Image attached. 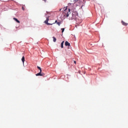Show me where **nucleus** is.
<instances>
[{
  "label": "nucleus",
  "instance_id": "1",
  "mask_svg": "<svg viewBox=\"0 0 128 128\" xmlns=\"http://www.w3.org/2000/svg\"><path fill=\"white\" fill-rule=\"evenodd\" d=\"M64 12V16H66V18H68L69 14H70V9L66 7H64L63 8Z\"/></svg>",
  "mask_w": 128,
  "mask_h": 128
},
{
  "label": "nucleus",
  "instance_id": "2",
  "mask_svg": "<svg viewBox=\"0 0 128 128\" xmlns=\"http://www.w3.org/2000/svg\"><path fill=\"white\" fill-rule=\"evenodd\" d=\"M76 16H77L76 13L73 12L72 13V20H76Z\"/></svg>",
  "mask_w": 128,
  "mask_h": 128
},
{
  "label": "nucleus",
  "instance_id": "3",
  "mask_svg": "<svg viewBox=\"0 0 128 128\" xmlns=\"http://www.w3.org/2000/svg\"><path fill=\"white\" fill-rule=\"evenodd\" d=\"M36 76H46V74H44V73H42V72H40H40L39 73H38V74H36Z\"/></svg>",
  "mask_w": 128,
  "mask_h": 128
},
{
  "label": "nucleus",
  "instance_id": "4",
  "mask_svg": "<svg viewBox=\"0 0 128 128\" xmlns=\"http://www.w3.org/2000/svg\"><path fill=\"white\" fill-rule=\"evenodd\" d=\"M48 20H49L48 18H47L46 20L44 22L45 24H47V26H52V24L48 23Z\"/></svg>",
  "mask_w": 128,
  "mask_h": 128
},
{
  "label": "nucleus",
  "instance_id": "5",
  "mask_svg": "<svg viewBox=\"0 0 128 128\" xmlns=\"http://www.w3.org/2000/svg\"><path fill=\"white\" fill-rule=\"evenodd\" d=\"M65 46H70V42H68V41H66L65 42Z\"/></svg>",
  "mask_w": 128,
  "mask_h": 128
},
{
  "label": "nucleus",
  "instance_id": "6",
  "mask_svg": "<svg viewBox=\"0 0 128 128\" xmlns=\"http://www.w3.org/2000/svg\"><path fill=\"white\" fill-rule=\"evenodd\" d=\"M121 22H122V26H128V23H126L122 20Z\"/></svg>",
  "mask_w": 128,
  "mask_h": 128
},
{
  "label": "nucleus",
  "instance_id": "7",
  "mask_svg": "<svg viewBox=\"0 0 128 128\" xmlns=\"http://www.w3.org/2000/svg\"><path fill=\"white\" fill-rule=\"evenodd\" d=\"M13 20H15L18 24H20V20H18L16 18H14Z\"/></svg>",
  "mask_w": 128,
  "mask_h": 128
},
{
  "label": "nucleus",
  "instance_id": "8",
  "mask_svg": "<svg viewBox=\"0 0 128 128\" xmlns=\"http://www.w3.org/2000/svg\"><path fill=\"white\" fill-rule=\"evenodd\" d=\"M64 41H63L62 43H61V48H64Z\"/></svg>",
  "mask_w": 128,
  "mask_h": 128
},
{
  "label": "nucleus",
  "instance_id": "9",
  "mask_svg": "<svg viewBox=\"0 0 128 128\" xmlns=\"http://www.w3.org/2000/svg\"><path fill=\"white\" fill-rule=\"evenodd\" d=\"M22 60L23 62V64H24V56H23L22 58Z\"/></svg>",
  "mask_w": 128,
  "mask_h": 128
},
{
  "label": "nucleus",
  "instance_id": "10",
  "mask_svg": "<svg viewBox=\"0 0 128 128\" xmlns=\"http://www.w3.org/2000/svg\"><path fill=\"white\" fill-rule=\"evenodd\" d=\"M53 42H56V38L55 37H53Z\"/></svg>",
  "mask_w": 128,
  "mask_h": 128
},
{
  "label": "nucleus",
  "instance_id": "11",
  "mask_svg": "<svg viewBox=\"0 0 128 128\" xmlns=\"http://www.w3.org/2000/svg\"><path fill=\"white\" fill-rule=\"evenodd\" d=\"M37 68H38V70H40V72L42 71V68H40V67L38 66Z\"/></svg>",
  "mask_w": 128,
  "mask_h": 128
},
{
  "label": "nucleus",
  "instance_id": "12",
  "mask_svg": "<svg viewBox=\"0 0 128 128\" xmlns=\"http://www.w3.org/2000/svg\"><path fill=\"white\" fill-rule=\"evenodd\" d=\"M61 24H62L61 22H57V24H58V26H60Z\"/></svg>",
  "mask_w": 128,
  "mask_h": 128
},
{
  "label": "nucleus",
  "instance_id": "13",
  "mask_svg": "<svg viewBox=\"0 0 128 128\" xmlns=\"http://www.w3.org/2000/svg\"><path fill=\"white\" fill-rule=\"evenodd\" d=\"M61 30H62V32H64V28H61Z\"/></svg>",
  "mask_w": 128,
  "mask_h": 128
},
{
  "label": "nucleus",
  "instance_id": "14",
  "mask_svg": "<svg viewBox=\"0 0 128 128\" xmlns=\"http://www.w3.org/2000/svg\"><path fill=\"white\" fill-rule=\"evenodd\" d=\"M22 10H24V6H22Z\"/></svg>",
  "mask_w": 128,
  "mask_h": 128
},
{
  "label": "nucleus",
  "instance_id": "15",
  "mask_svg": "<svg viewBox=\"0 0 128 128\" xmlns=\"http://www.w3.org/2000/svg\"><path fill=\"white\" fill-rule=\"evenodd\" d=\"M57 22H58V20H56V21H55V22L54 23H53V24H57Z\"/></svg>",
  "mask_w": 128,
  "mask_h": 128
},
{
  "label": "nucleus",
  "instance_id": "16",
  "mask_svg": "<svg viewBox=\"0 0 128 128\" xmlns=\"http://www.w3.org/2000/svg\"><path fill=\"white\" fill-rule=\"evenodd\" d=\"M74 64H76V62L75 60H74Z\"/></svg>",
  "mask_w": 128,
  "mask_h": 128
},
{
  "label": "nucleus",
  "instance_id": "17",
  "mask_svg": "<svg viewBox=\"0 0 128 128\" xmlns=\"http://www.w3.org/2000/svg\"><path fill=\"white\" fill-rule=\"evenodd\" d=\"M78 0H74L75 2H78Z\"/></svg>",
  "mask_w": 128,
  "mask_h": 128
},
{
  "label": "nucleus",
  "instance_id": "18",
  "mask_svg": "<svg viewBox=\"0 0 128 128\" xmlns=\"http://www.w3.org/2000/svg\"><path fill=\"white\" fill-rule=\"evenodd\" d=\"M44 0V2H46V0Z\"/></svg>",
  "mask_w": 128,
  "mask_h": 128
},
{
  "label": "nucleus",
  "instance_id": "19",
  "mask_svg": "<svg viewBox=\"0 0 128 128\" xmlns=\"http://www.w3.org/2000/svg\"><path fill=\"white\" fill-rule=\"evenodd\" d=\"M60 10H62V9H60Z\"/></svg>",
  "mask_w": 128,
  "mask_h": 128
}]
</instances>
